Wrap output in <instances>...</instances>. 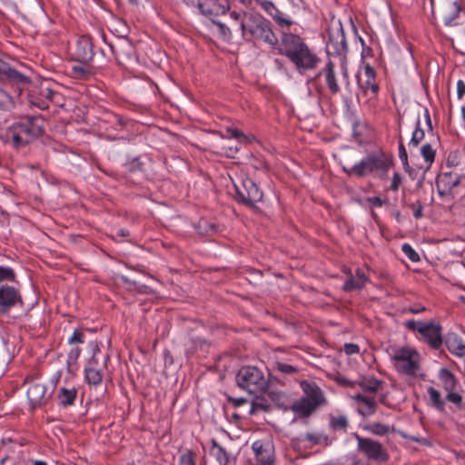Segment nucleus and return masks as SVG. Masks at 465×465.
<instances>
[{
  "mask_svg": "<svg viewBox=\"0 0 465 465\" xmlns=\"http://www.w3.org/2000/svg\"><path fill=\"white\" fill-rule=\"evenodd\" d=\"M276 49L278 54L285 55L293 64L300 74L315 69L321 62L316 53L298 35L283 34Z\"/></svg>",
  "mask_w": 465,
  "mask_h": 465,
  "instance_id": "obj_1",
  "label": "nucleus"
},
{
  "mask_svg": "<svg viewBox=\"0 0 465 465\" xmlns=\"http://www.w3.org/2000/svg\"><path fill=\"white\" fill-rule=\"evenodd\" d=\"M43 132L41 118L25 115L8 127L5 142L11 143L15 148H21L37 139Z\"/></svg>",
  "mask_w": 465,
  "mask_h": 465,
  "instance_id": "obj_2",
  "label": "nucleus"
},
{
  "mask_svg": "<svg viewBox=\"0 0 465 465\" xmlns=\"http://www.w3.org/2000/svg\"><path fill=\"white\" fill-rule=\"evenodd\" d=\"M431 12L434 21H440L450 28L463 29L459 36V42L460 46L465 49V13L461 12L460 5L450 0L440 1L437 5L432 2Z\"/></svg>",
  "mask_w": 465,
  "mask_h": 465,
  "instance_id": "obj_3",
  "label": "nucleus"
},
{
  "mask_svg": "<svg viewBox=\"0 0 465 465\" xmlns=\"http://www.w3.org/2000/svg\"><path fill=\"white\" fill-rule=\"evenodd\" d=\"M392 164L391 156L383 152H374L362 158L358 163L351 168L342 167V170L349 175L364 177L369 173H374L380 177L387 174Z\"/></svg>",
  "mask_w": 465,
  "mask_h": 465,
  "instance_id": "obj_4",
  "label": "nucleus"
},
{
  "mask_svg": "<svg viewBox=\"0 0 465 465\" xmlns=\"http://www.w3.org/2000/svg\"><path fill=\"white\" fill-rule=\"evenodd\" d=\"M245 25L246 27L242 36L246 40L262 42L272 48L278 46L279 41L272 29L271 22L261 14L248 13Z\"/></svg>",
  "mask_w": 465,
  "mask_h": 465,
  "instance_id": "obj_5",
  "label": "nucleus"
},
{
  "mask_svg": "<svg viewBox=\"0 0 465 465\" xmlns=\"http://www.w3.org/2000/svg\"><path fill=\"white\" fill-rule=\"evenodd\" d=\"M237 385L251 394L265 391L269 385V380L262 370L256 366H242L235 376Z\"/></svg>",
  "mask_w": 465,
  "mask_h": 465,
  "instance_id": "obj_6",
  "label": "nucleus"
},
{
  "mask_svg": "<svg viewBox=\"0 0 465 465\" xmlns=\"http://www.w3.org/2000/svg\"><path fill=\"white\" fill-rule=\"evenodd\" d=\"M357 441V451L363 455L368 460L376 463H385L389 460V453L385 446L370 437H362L355 433Z\"/></svg>",
  "mask_w": 465,
  "mask_h": 465,
  "instance_id": "obj_7",
  "label": "nucleus"
},
{
  "mask_svg": "<svg viewBox=\"0 0 465 465\" xmlns=\"http://www.w3.org/2000/svg\"><path fill=\"white\" fill-rule=\"evenodd\" d=\"M405 326L410 331H417L421 334L430 348L438 350L441 347L443 339L441 333L442 328L440 324H435L431 322H423L410 320L405 322Z\"/></svg>",
  "mask_w": 465,
  "mask_h": 465,
  "instance_id": "obj_8",
  "label": "nucleus"
},
{
  "mask_svg": "<svg viewBox=\"0 0 465 465\" xmlns=\"http://www.w3.org/2000/svg\"><path fill=\"white\" fill-rule=\"evenodd\" d=\"M235 200L250 207H254L255 203L262 199V192L258 185L250 178L246 177L241 180L239 183H234Z\"/></svg>",
  "mask_w": 465,
  "mask_h": 465,
  "instance_id": "obj_9",
  "label": "nucleus"
},
{
  "mask_svg": "<svg viewBox=\"0 0 465 465\" xmlns=\"http://www.w3.org/2000/svg\"><path fill=\"white\" fill-rule=\"evenodd\" d=\"M419 355L415 350L402 347L395 351L393 361L395 368L401 373L414 375L419 369Z\"/></svg>",
  "mask_w": 465,
  "mask_h": 465,
  "instance_id": "obj_10",
  "label": "nucleus"
},
{
  "mask_svg": "<svg viewBox=\"0 0 465 465\" xmlns=\"http://www.w3.org/2000/svg\"><path fill=\"white\" fill-rule=\"evenodd\" d=\"M249 12L238 13L232 11L225 22H220L212 18L213 23L218 27L220 34L226 39L232 37V31L240 32L243 35L246 27V19Z\"/></svg>",
  "mask_w": 465,
  "mask_h": 465,
  "instance_id": "obj_11",
  "label": "nucleus"
},
{
  "mask_svg": "<svg viewBox=\"0 0 465 465\" xmlns=\"http://www.w3.org/2000/svg\"><path fill=\"white\" fill-rule=\"evenodd\" d=\"M25 382L29 384L27 388V398L32 408L45 404L50 398V395L46 392V386L35 379H25Z\"/></svg>",
  "mask_w": 465,
  "mask_h": 465,
  "instance_id": "obj_12",
  "label": "nucleus"
},
{
  "mask_svg": "<svg viewBox=\"0 0 465 465\" xmlns=\"http://www.w3.org/2000/svg\"><path fill=\"white\" fill-rule=\"evenodd\" d=\"M329 40L326 45L329 54L341 55L347 51V42L341 25L328 31Z\"/></svg>",
  "mask_w": 465,
  "mask_h": 465,
  "instance_id": "obj_13",
  "label": "nucleus"
},
{
  "mask_svg": "<svg viewBox=\"0 0 465 465\" xmlns=\"http://www.w3.org/2000/svg\"><path fill=\"white\" fill-rule=\"evenodd\" d=\"M356 77L358 85L364 94H368L369 92L373 95L378 94L380 86L376 80V72L372 66L366 64L362 67V70L357 74Z\"/></svg>",
  "mask_w": 465,
  "mask_h": 465,
  "instance_id": "obj_14",
  "label": "nucleus"
},
{
  "mask_svg": "<svg viewBox=\"0 0 465 465\" xmlns=\"http://www.w3.org/2000/svg\"><path fill=\"white\" fill-rule=\"evenodd\" d=\"M17 304H23L20 292L14 286H0V313L5 314Z\"/></svg>",
  "mask_w": 465,
  "mask_h": 465,
  "instance_id": "obj_15",
  "label": "nucleus"
},
{
  "mask_svg": "<svg viewBox=\"0 0 465 465\" xmlns=\"http://www.w3.org/2000/svg\"><path fill=\"white\" fill-rule=\"evenodd\" d=\"M197 7L200 12L209 17L225 15L230 8L229 0H198Z\"/></svg>",
  "mask_w": 465,
  "mask_h": 465,
  "instance_id": "obj_16",
  "label": "nucleus"
},
{
  "mask_svg": "<svg viewBox=\"0 0 465 465\" xmlns=\"http://www.w3.org/2000/svg\"><path fill=\"white\" fill-rule=\"evenodd\" d=\"M94 45L88 35H82L75 44L74 57V60L83 64H89L94 58Z\"/></svg>",
  "mask_w": 465,
  "mask_h": 465,
  "instance_id": "obj_17",
  "label": "nucleus"
},
{
  "mask_svg": "<svg viewBox=\"0 0 465 465\" xmlns=\"http://www.w3.org/2000/svg\"><path fill=\"white\" fill-rule=\"evenodd\" d=\"M252 450L262 465H272L274 462L273 446L269 441L256 440L252 443Z\"/></svg>",
  "mask_w": 465,
  "mask_h": 465,
  "instance_id": "obj_18",
  "label": "nucleus"
},
{
  "mask_svg": "<svg viewBox=\"0 0 465 465\" xmlns=\"http://www.w3.org/2000/svg\"><path fill=\"white\" fill-rule=\"evenodd\" d=\"M369 281L368 276L365 274L362 269L358 268L355 271V275H351L343 284V290L346 292H351L354 290L362 289L366 282Z\"/></svg>",
  "mask_w": 465,
  "mask_h": 465,
  "instance_id": "obj_19",
  "label": "nucleus"
},
{
  "mask_svg": "<svg viewBox=\"0 0 465 465\" xmlns=\"http://www.w3.org/2000/svg\"><path fill=\"white\" fill-rule=\"evenodd\" d=\"M301 388L302 389L305 396L303 398L312 401L320 405L323 404L325 398L321 389L314 383L308 381H302L301 382Z\"/></svg>",
  "mask_w": 465,
  "mask_h": 465,
  "instance_id": "obj_20",
  "label": "nucleus"
},
{
  "mask_svg": "<svg viewBox=\"0 0 465 465\" xmlns=\"http://www.w3.org/2000/svg\"><path fill=\"white\" fill-rule=\"evenodd\" d=\"M353 400L361 404L359 408V413L364 417L372 415L377 409V402L372 397H368L363 394L358 393L354 395Z\"/></svg>",
  "mask_w": 465,
  "mask_h": 465,
  "instance_id": "obj_21",
  "label": "nucleus"
},
{
  "mask_svg": "<svg viewBox=\"0 0 465 465\" xmlns=\"http://www.w3.org/2000/svg\"><path fill=\"white\" fill-rule=\"evenodd\" d=\"M259 5L261 7L271 15L279 25L281 26H290L292 25V21L283 18L282 16V12L277 9L274 4L271 1L262 0L259 1Z\"/></svg>",
  "mask_w": 465,
  "mask_h": 465,
  "instance_id": "obj_22",
  "label": "nucleus"
},
{
  "mask_svg": "<svg viewBox=\"0 0 465 465\" xmlns=\"http://www.w3.org/2000/svg\"><path fill=\"white\" fill-rule=\"evenodd\" d=\"M319 406H320V404L315 403L312 401H310L308 399L302 397L301 399H299L292 404V410L293 412L297 413L298 415H300L302 417H308Z\"/></svg>",
  "mask_w": 465,
  "mask_h": 465,
  "instance_id": "obj_23",
  "label": "nucleus"
},
{
  "mask_svg": "<svg viewBox=\"0 0 465 465\" xmlns=\"http://www.w3.org/2000/svg\"><path fill=\"white\" fill-rule=\"evenodd\" d=\"M99 351V348L96 346L94 350V353L92 359L89 361V366H87L84 370L85 372V380L89 384L98 385L102 381V374L97 370L95 365L97 364V359L95 358V351Z\"/></svg>",
  "mask_w": 465,
  "mask_h": 465,
  "instance_id": "obj_24",
  "label": "nucleus"
},
{
  "mask_svg": "<svg viewBox=\"0 0 465 465\" xmlns=\"http://www.w3.org/2000/svg\"><path fill=\"white\" fill-rule=\"evenodd\" d=\"M447 349L452 354L459 357L465 356V343L456 334H449L445 340Z\"/></svg>",
  "mask_w": 465,
  "mask_h": 465,
  "instance_id": "obj_25",
  "label": "nucleus"
},
{
  "mask_svg": "<svg viewBox=\"0 0 465 465\" xmlns=\"http://www.w3.org/2000/svg\"><path fill=\"white\" fill-rule=\"evenodd\" d=\"M323 74L325 76L326 84L332 94H337L340 92V86L337 83L334 64L329 61L323 68Z\"/></svg>",
  "mask_w": 465,
  "mask_h": 465,
  "instance_id": "obj_26",
  "label": "nucleus"
},
{
  "mask_svg": "<svg viewBox=\"0 0 465 465\" xmlns=\"http://www.w3.org/2000/svg\"><path fill=\"white\" fill-rule=\"evenodd\" d=\"M211 454L214 456L219 465H229L232 460L231 455L215 440H212Z\"/></svg>",
  "mask_w": 465,
  "mask_h": 465,
  "instance_id": "obj_27",
  "label": "nucleus"
},
{
  "mask_svg": "<svg viewBox=\"0 0 465 465\" xmlns=\"http://www.w3.org/2000/svg\"><path fill=\"white\" fill-rule=\"evenodd\" d=\"M439 378L441 381L442 388L448 392L454 391L457 386V381L454 374L446 368L440 370Z\"/></svg>",
  "mask_w": 465,
  "mask_h": 465,
  "instance_id": "obj_28",
  "label": "nucleus"
},
{
  "mask_svg": "<svg viewBox=\"0 0 465 465\" xmlns=\"http://www.w3.org/2000/svg\"><path fill=\"white\" fill-rule=\"evenodd\" d=\"M110 48L112 50L113 54L114 55L115 60L118 63H121L124 56L130 57L134 50L132 45L126 42L122 43L117 46L110 45Z\"/></svg>",
  "mask_w": 465,
  "mask_h": 465,
  "instance_id": "obj_29",
  "label": "nucleus"
},
{
  "mask_svg": "<svg viewBox=\"0 0 465 465\" xmlns=\"http://www.w3.org/2000/svg\"><path fill=\"white\" fill-rule=\"evenodd\" d=\"M363 430L371 433L372 435L380 437L385 436L388 433L394 430L392 427L381 422H372L366 424L364 425Z\"/></svg>",
  "mask_w": 465,
  "mask_h": 465,
  "instance_id": "obj_30",
  "label": "nucleus"
},
{
  "mask_svg": "<svg viewBox=\"0 0 465 465\" xmlns=\"http://www.w3.org/2000/svg\"><path fill=\"white\" fill-rule=\"evenodd\" d=\"M77 391L74 388H61L58 392L59 404L67 407L74 404L76 399Z\"/></svg>",
  "mask_w": 465,
  "mask_h": 465,
  "instance_id": "obj_31",
  "label": "nucleus"
},
{
  "mask_svg": "<svg viewBox=\"0 0 465 465\" xmlns=\"http://www.w3.org/2000/svg\"><path fill=\"white\" fill-rule=\"evenodd\" d=\"M329 425L334 431L346 432L349 426V420L345 415H331Z\"/></svg>",
  "mask_w": 465,
  "mask_h": 465,
  "instance_id": "obj_32",
  "label": "nucleus"
},
{
  "mask_svg": "<svg viewBox=\"0 0 465 465\" xmlns=\"http://www.w3.org/2000/svg\"><path fill=\"white\" fill-rule=\"evenodd\" d=\"M427 391L430 396V401L431 406H433L439 411H441V412L444 411H445V401L441 398L440 392L433 387H429Z\"/></svg>",
  "mask_w": 465,
  "mask_h": 465,
  "instance_id": "obj_33",
  "label": "nucleus"
},
{
  "mask_svg": "<svg viewBox=\"0 0 465 465\" xmlns=\"http://www.w3.org/2000/svg\"><path fill=\"white\" fill-rule=\"evenodd\" d=\"M72 73L75 78L88 79L92 75V69L89 64H75L72 66Z\"/></svg>",
  "mask_w": 465,
  "mask_h": 465,
  "instance_id": "obj_34",
  "label": "nucleus"
},
{
  "mask_svg": "<svg viewBox=\"0 0 465 465\" xmlns=\"http://www.w3.org/2000/svg\"><path fill=\"white\" fill-rule=\"evenodd\" d=\"M358 384L364 391L375 392L380 389L381 381L375 378H363Z\"/></svg>",
  "mask_w": 465,
  "mask_h": 465,
  "instance_id": "obj_35",
  "label": "nucleus"
},
{
  "mask_svg": "<svg viewBox=\"0 0 465 465\" xmlns=\"http://www.w3.org/2000/svg\"><path fill=\"white\" fill-rule=\"evenodd\" d=\"M424 135H425V133H424V130L421 128L420 118V116H418L417 121H416V127L412 133L409 145L417 147L419 145V143L424 139Z\"/></svg>",
  "mask_w": 465,
  "mask_h": 465,
  "instance_id": "obj_36",
  "label": "nucleus"
},
{
  "mask_svg": "<svg viewBox=\"0 0 465 465\" xmlns=\"http://www.w3.org/2000/svg\"><path fill=\"white\" fill-rule=\"evenodd\" d=\"M303 440L307 441L310 447H312L322 443L327 444L328 437L322 433L308 432L304 434Z\"/></svg>",
  "mask_w": 465,
  "mask_h": 465,
  "instance_id": "obj_37",
  "label": "nucleus"
},
{
  "mask_svg": "<svg viewBox=\"0 0 465 465\" xmlns=\"http://www.w3.org/2000/svg\"><path fill=\"white\" fill-rule=\"evenodd\" d=\"M274 369L284 375H293L299 371L296 366L282 361H276Z\"/></svg>",
  "mask_w": 465,
  "mask_h": 465,
  "instance_id": "obj_38",
  "label": "nucleus"
},
{
  "mask_svg": "<svg viewBox=\"0 0 465 465\" xmlns=\"http://www.w3.org/2000/svg\"><path fill=\"white\" fill-rule=\"evenodd\" d=\"M106 122L111 124L117 131H122L126 125V121L118 114H110L107 115Z\"/></svg>",
  "mask_w": 465,
  "mask_h": 465,
  "instance_id": "obj_39",
  "label": "nucleus"
},
{
  "mask_svg": "<svg viewBox=\"0 0 465 465\" xmlns=\"http://www.w3.org/2000/svg\"><path fill=\"white\" fill-rule=\"evenodd\" d=\"M420 153L426 163L430 165L435 160L436 151L430 143H425L421 146Z\"/></svg>",
  "mask_w": 465,
  "mask_h": 465,
  "instance_id": "obj_40",
  "label": "nucleus"
},
{
  "mask_svg": "<svg viewBox=\"0 0 465 465\" xmlns=\"http://www.w3.org/2000/svg\"><path fill=\"white\" fill-rule=\"evenodd\" d=\"M13 105L14 103L12 97L6 92L0 89V109L9 110Z\"/></svg>",
  "mask_w": 465,
  "mask_h": 465,
  "instance_id": "obj_41",
  "label": "nucleus"
},
{
  "mask_svg": "<svg viewBox=\"0 0 465 465\" xmlns=\"http://www.w3.org/2000/svg\"><path fill=\"white\" fill-rule=\"evenodd\" d=\"M179 465H195V453L190 450L184 451L180 456Z\"/></svg>",
  "mask_w": 465,
  "mask_h": 465,
  "instance_id": "obj_42",
  "label": "nucleus"
},
{
  "mask_svg": "<svg viewBox=\"0 0 465 465\" xmlns=\"http://www.w3.org/2000/svg\"><path fill=\"white\" fill-rule=\"evenodd\" d=\"M401 251L413 262H417L420 260L418 252L409 243H403Z\"/></svg>",
  "mask_w": 465,
  "mask_h": 465,
  "instance_id": "obj_43",
  "label": "nucleus"
},
{
  "mask_svg": "<svg viewBox=\"0 0 465 465\" xmlns=\"http://www.w3.org/2000/svg\"><path fill=\"white\" fill-rule=\"evenodd\" d=\"M15 279V274L12 268L0 266V282L5 281L14 282Z\"/></svg>",
  "mask_w": 465,
  "mask_h": 465,
  "instance_id": "obj_44",
  "label": "nucleus"
},
{
  "mask_svg": "<svg viewBox=\"0 0 465 465\" xmlns=\"http://www.w3.org/2000/svg\"><path fill=\"white\" fill-rule=\"evenodd\" d=\"M257 411H269L270 406L267 403L263 402V401L257 399L252 402L250 413L253 414Z\"/></svg>",
  "mask_w": 465,
  "mask_h": 465,
  "instance_id": "obj_45",
  "label": "nucleus"
},
{
  "mask_svg": "<svg viewBox=\"0 0 465 465\" xmlns=\"http://www.w3.org/2000/svg\"><path fill=\"white\" fill-rule=\"evenodd\" d=\"M72 349L68 352L67 364L70 367L72 364L75 363L78 357L81 353V349L78 346L72 345Z\"/></svg>",
  "mask_w": 465,
  "mask_h": 465,
  "instance_id": "obj_46",
  "label": "nucleus"
},
{
  "mask_svg": "<svg viewBox=\"0 0 465 465\" xmlns=\"http://www.w3.org/2000/svg\"><path fill=\"white\" fill-rule=\"evenodd\" d=\"M446 400L454 403L457 407H461L462 397L460 393L450 391L447 392Z\"/></svg>",
  "mask_w": 465,
  "mask_h": 465,
  "instance_id": "obj_47",
  "label": "nucleus"
},
{
  "mask_svg": "<svg viewBox=\"0 0 465 465\" xmlns=\"http://www.w3.org/2000/svg\"><path fill=\"white\" fill-rule=\"evenodd\" d=\"M440 183H444L446 185H450V188L455 187L459 184L460 180L458 176L452 179L450 173H444L440 180Z\"/></svg>",
  "mask_w": 465,
  "mask_h": 465,
  "instance_id": "obj_48",
  "label": "nucleus"
},
{
  "mask_svg": "<svg viewBox=\"0 0 465 465\" xmlns=\"http://www.w3.org/2000/svg\"><path fill=\"white\" fill-rule=\"evenodd\" d=\"M399 157L404 166V169L406 171H408L410 168V165L408 163V154H407L406 149L404 147V144L402 143L401 141L400 142V144H399Z\"/></svg>",
  "mask_w": 465,
  "mask_h": 465,
  "instance_id": "obj_49",
  "label": "nucleus"
},
{
  "mask_svg": "<svg viewBox=\"0 0 465 465\" xmlns=\"http://www.w3.org/2000/svg\"><path fill=\"white\" fill-rule=\"evenodd\" d=\"M84 342V332L81 330H74L72 336L68 339V343L70 345H74L75 343H83Z\"/></svg>",
  "mask_w": 465,
  "mask_h": 465,
  "instance_id": "obj_50",
  "label": "nucleus"
},
{
  "mask_svg": "<svg viewBox=\"0 0 465 465\" xmlns=\"http://www.w3.org/2000/svg\"><path fill=\"white\" fill-rule=\"evenodd\" d=\"M413 212V216L416 219H420L423 216V206L420 201H417L409 205Z\"/></svg>",
  "mask_w": 465,
  "mask_h": 465,
  "instance_id": "obj_51",
  "label": "nucleus"
},
{
  "mask_svg": "<svg viewBox=\"0 0 465 465\" xmlns=\"http://www.w3.org/2000/svg\"><path fill=\"white\" fill-rule=\"evenodd\" d=\"M200 343L201 341L199 339L189 338L185 343L187 355L193 354Z\"/></svg>",
  "mask_w": 465,
  "mask_h": 465,
  "instance_id": "obj_52",
  "label": "nucleus"
},
{
  "mask_svg": "<svg viewBox=\"0 0 465 465\" xmlns=\"http://www.w3.org/2000/svg\"><path fill=\"white\" fill-rule=\"evenodd\" d=\"M402 182V178H401V175L399 173H395L393 174V177H392V180H391V190L393 191V192H397L401 183Z\"/></svg>",
  "mask_w": 465,
  "mask_h": 465,
  "instance_id": "obj_53",
  "label": "nucleus"
},
{
  "mask_svg": "<svg viewBox=\"0 0 465 465\" xmlns=\"http://www.w3.org/2000/svg\"><path fill=\"white\" fill-rule=\"evenodd\" d=\"M359 351H360V348L357 344H355V343H345L344 344V352L347 355L356 354Z\"/></svg>",
  "mask_w": 465,
  "mask_h": 465,
  "instance_id": "obj_54",
  "label": "nucleus"
},
{
  "mask_svg": "<svg viewBox=\"0 0 465 465\" xmlns=\"http://www.w3.org/2000/svg\"><path fill=\"white\" fill-rule=\"evenodd\" d=\"M226 133L230 134V137H233L235 139H246V136L239 129L229 127L226 129Z\"/></svg>",
  "mask_w": 465,
  "mask_h": 465,
  "instance_id": "obj_55",
  "label": "nucleus"
},
{
  "mask_svg": "<svg viewBox=\"0 0 465 465\" xmlns=\"http://www.w3.org/2000/svg\"><path fill=\"white\" fill-rule=\"evenodd\" d=\"M457 95L459 99L465 95V83L462 80L457 82Z\"/></svg>",
  "mask_w": 465,
  "mask_h": 465,
  "instance_id": "obj_56",
  "label": "nucleus"
},
{
  "mask_svg": "<svg viewBox=\"0 0 465 465\" xmlns=\"http://www.w3.org/2000/svg\"><path fill=\"white\" fill-rule=\"evenodd\" d=\"M426 310L427 309L425 306L420 305V304H415V305L408 308L406 311H408L413 314H418V313H421V312H425Z\"/></svg>",
  "mask_w": 465,
  "mask_h": 465,
  "instance_id": "obj_57",
  "label": "nucleus"
},
{
  "mask_svg": "<svg viewBox=\"0 0 465 465\" xmlns=\"http://www.w3.org/2000/svg\"><path fill=\"white\" fill-rule=\"evenodd\" d=\"M228 401L232 403L234 407H240L247 402L244 398H233L231 396L228 397Z\"/></svg>",
  "mask_w": 465,
  "mask_h": 465,
  "instance_id": "obj_58",
  "label": "nucleus"
},
{
  "mask_svg": "<svg viewBox=\"0 0 465 465\" xmlns=\"http://www.w3.org/2000/svg\"><path fill=\"white\" fill-rule=\"evenodd\" d=\"M349 460L351 461V465H368L365 460H362L361 459L358 458L356 455H351L349 457Z\"/></svg>",
  "mask_w": 465,
  "mask_h": 465,
  "instance_id": "obj_59",
  "label": "nucleus"
},
{
  "mask_svg": "<svg viewBox=\"0 0 465 465\" xmlns=\"http://www.w3.org/2000/svg\"><path fill=\"white\" fill-rule=\"evenodd\" d=\"M31 104L33 105L38 107L41 110H45V109H48V107H49L48 103L46 101H45V100H41V101H38V102L32 100Z\"/></svg>",
  "mask_w": 465,
  "mask_h": 465,
  "instance_id": "obj_60",
  "label": "nucleus"
},
{
  "mask_svg": "<svg viewBox=\"0 0 465 465\" xmlns=\"http://www.w3.org/2000/svg\"><path fill=\"white\" fill-rule=\"evenodd\" d=\"M369 203L375 207H381L383 204V201L378 196L369 198Z\"/></svg>",
  "mask_w": 465,
  "mask_h": 465,
  "instance_id": "obj_61",
  "label": "nucleus"
},
{
  "mask_svg": "<svg viewBox=\"0 0 465 465\" xmlns=\"http://www.w3.org/2000/svg\"><path fill=\"white\" fill-rule=\"evenodd\" d=\"M424 118L426 122V125L429 131H432V124L430 116V113L427 108L424 109Z\"/></svg>",
  "mask_w": 465,
  "mask_h": 465,
  "instance_id": "obj_62",
  "label": "nucleus"
},
{
  "mask_svg": "<svg viewBox=\"0 0 465 465\" xmlns=\"http://www.w3.org/2000/svg\"><path fill=\"white\" fill-rule=\"evenodd\" d=\"M41 94L43 96L49 100H52L53 96L54 95V92L49 88L42 89Z\"/></svg>",
  "mask_w": 465,
  "mask_h": 465,
  "instance_id": "obj_63",
  "label": "nucleus"
},
{
  "mask_svg": "<svg viewBox=\"0 0 465 465\" xmlns=\"http://www.w3.org/2000/svg\"><path fill=\"white\" fill-rule=\"evenodd\" d=\"M269 397L274 401H280V400L282 398V394L279 392L271 391L269 392Z\"/></svg>",
  "mask_w": 465,
  "mask_h": 465,
  "instance_id": "obj_64",
  "label": "nucleus"
}]
</instances>
